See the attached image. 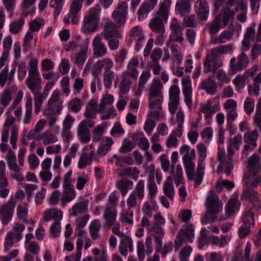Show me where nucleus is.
<instances>
[{
	"label": "nucleus",
	"mask_w": 261,
	"mask_h": 261,
	"mask_svg": "<svg viewBox=\"0 0 261 261\" xmlns=\"http://www.w3.org/2000/svg\"><path fill=\"white\" fill-rule=\"evenodd\" d=\"M42 79L38 69V60L36 58L30 60L28 63V76L25 84L34 95L35 113L38 114L45 100V95L42 94Z\"/></svg>",
	"instance_id": "1"
},
{
	"label": "nucleus",
	"mask_w": 261,
	"mask_h": 261,
	"mask_svg": "<svg viewBox=\"0 0 261 261\" xmlns=\"http://www.w3.org/2000/svg\"><path fill=\"white\" fill-rule=\"evenodd\" d=\"M163 85L158 80H154L149 88L148 100L149 108L151 110L149 116L157 120H164L165 113L162 110L163 95Z\"/></svg>",
	"instance_id": "2"
},
{
	"label": "nucleus",
	"mask_w": 261,
	"mask_h": 261,
	"mask_svg": "<svg viewBox=\"0 0 261 261\" xmlns=\"http://www.w3.org/2000/svg\"><path fill=\"white\" fill-rule=\"evenodd\" d=\"M234 45L233 43L221 45L208 50L203 62V72L216 73L217 70L223 66L220 58L222 54H231L233 52Z\"/></svg>",
	"instance_id": "3"
},
{
	"label": "nucleus",
	"mask_w": 261,
	"mask_h": 261,
	"mask_svg": "<svg viewBox=\"0 0 261 261\" xmlns=\"http://www.w3.org/2000/svg\"><path fill=\"white\" fill-rule=\"evenodd\" d=\"M98 111V104L94 99H91L87 104L84 112L86 120H82L79 124L77 135L81 143H86L90 140V128L95 124L94 119L96 117Z\"/></svg>",
	"instance_id": "4"
},
{
	"label": "nucleus",
	"mask_w": 261,
	"mask_h": 261,
	"mask_svg": "<svg viewBox=\"0 0 261 261\" xmlns=\"http://www.w3.org/2000/svg\"><path fill=\"white\" fill-rule=\"evenodd\" d=\"M150 236L146 238L145 245L143 241L137 243V255L140 261H143L145 254L148 255L153 251L151 238L154 239L156 252H160L162 247V238L164 236L163 229H149Z\"/></svg>",
	"instance_id": "5"
},
{
	"label": "nucleus",
	"mask_w": 261,
	"mask_h": 261,
	"mask_svg": "<svg viewBox=\"0 0 261 261\" xmlns=\"http://www.w3.org/2000/svg\"><path fill=\"white\" fill-rule=\"evenodd\" d=\"M101 9L99 5H95L90 8L88 13L84 16L81 31L84 34H93L96 32L100 20Z\"/></svg>",
	"instance_id": "6"
},
{
	"label": "nucleus",
	"mask_w": 261,
	"mask_h": 261,
	"mask_svg": "<svg viewBox=\"0 0 261 261\" xmlns=\"http://www.w3.org/2000/svg\"><path fill=\"white\" fill-rule=\"evenodd\" d=\"M205 204L207 210L201 219V222L204 225L214 222L216 219V215L220 213L223 208L219 197L213 191L210 192Z\"/></svg>",
	"instance_id": "7"
},
{
	"label": "nucleus",
	"mask_w": 261,
	"mask_h": 261,
	"mask_svg": "<svg viewBox=\"0 0 261 261\" xmlns=\"http://www.w3.org/2000/svg\"><path fill=\"white\" fill-rule=\"evenodd\" d=\"M144 193L145 181L143 180H140L126 200L128 210L137 207L138 202L140 203L144 198Z\"/></svg>",
	"instance_id": "8"
},
{
	"label": "nucleus",
	"mask_w": 261,
	"mask_h": 261,
	"mask_svg": "<svg viewBox=\"0 0 261 261\" xmlns=\"http://www.w3.org/2000/svg\"><path fill=\"white\" fill-rule=\"evenodd\" d=\"M232 157L228 156V153L226 155L225 150L223 147H221L220 146L218 147L217 160L220 162L217 169L218 173L224 172L227 176L230 175L231 170L233 168Z\"/></svg>",
	"instance_id": "9"
},
{
	"label": "nucleus",
	"mask_w": 261,
	"mask_h": 261,
	"mask_svg": "<svg viewBox=\"0 0 261 261\" xmlns=\"http://www.w3.org/2000/svg\"><path fill=\"white\" fill-rule=\"evenodd\" d=\"M159 17H154L150 21L148 26L153 33L156 35L155 44L162 45L165 40V27L164 23Z\"/></svg>",
	"instance_id": "10"
},
{
	"label": "nucleus",
	"mask_w": 261,
	"mask_h": 261,
	"mask_svg": "<svg viewBox=\"0 0 261 261\" xmlns=\"http://www.w3.org/2000/svg\"><path fill=\"white\" fill-rule=\"evenodd\" d=\"M179 152L183 155L182 159L186 172H191L195 166L194 162L195 159V149L187 144H184L180 147Z\"/></svg>",
	"instance_id": "11"
},
{
	"label": "nucleus",
	"mask_w": 261,
	"mask_h": 261,
	"mask_svg": "<svg viewBox=\"0 0 261 261\" xmlns=\"http://www.w3.org/2000/svg\"><path fill=\"white\" fill-rule=\"evenodd\" d=\"M170 34L169 38L166 43V46H170V42L181 43L184 40L182 27L180 21L177 18L172 19L169 25Z\"/></svg>",
	"instance_id": "12"
},
{
	"label": "nucleus",
	"mask_w": 261,
	"mask_h": 261,
	"mask_svg": "<svg viewBox=\"0 0 261 261\" xmlns=\"http://www.w3.org/2000/svg\"><path fill=\"white\" fill-rule=\"evenodd\" d=\"M113 101L114 98L112 95L106 94L102 97L98 110L99 112L101 113V120L109 119L113 115Z\"/></svg>",
	"instance_id": "13"
},
{
	"label": "nucleus",
	"mask_w": 261,
	"mask_h": 261,
	"mask_svg": "<svg viewBox=\"0 0 261 261\" xmlns=\"http://www.w3.org/2000/svg\"><path fill=\"white\" fill-rule=\"evenodd\" d=\"M84 1L72 0L69 12L63 18V22L65 24H69L70 22L77 24L79 22L80 18L79 13L81 12Z\"/></svg>",
	"instance_id": "14"
},
{
	"label": "nucleus",
	"mask_w": 261,
	"mask_h": 261,
	"mask_svg": "<svg viewBox=\"0 0 261 261\" xmlns=\"http://www.w3.org/2000/svg\"><path fill=\"white\" fill-rule=\"evenodd\" d=\"M100 35L101 37L103 36L106 40L113 38L117 39L122 38V34L119 30L118 26L111 20H108L105 23L103 30Z\"/></svg>",
	"instance_id": "15"
},
{
	"label": "nucleus",
	"mask_w": 261,
	"mask_h": 261,
	"mask_svg": "<svg viewBox=\"0 0 261 261\" xmlns=\"http://www.w3.org/2000/svg\"><path fill=\"white\" fill-rule=\"evenodd\" d=\"M238 61L235 57L230 60V69L232 73L234 74L246 68L249 63V59L246 52L242 51L237 57Z\"/></svg>",
	"instance_id": "16"
},
{
	"label": "nucleus",
	"mask_w": 261,
	"mask_h": 261,
	"mask_svg": "<svg viewBox=\"0 0 261 261\" xmlns=\"http://www.w3.org/2000/svg\"><path fill=\"white\" fill-rule=\"evenodd\" d=\"M16 202L13 198L0 207V219L3 224H8L12 219Z\"/></svg>",
	"instance_id": "17"
},
{
	"label": "nucleus",
	"mask_w": 261,
	"mask_h": 261,
	"mask_svg": "<svg viewBox=\"0 0 261 261\" xmlns=\"http://www.w3.org/2000/svg\"><path fill=\"white\" fill-rule=\"evenodd\" d=\"M129 39L136 43L135 49L138 51L142 46L145 40V33L142 27L136 25L132 28L128 33Z\"/></svg>",
	"instance_id": "18"
},
{
	"label": "nucleus",
	"mask_w": 261,
	"mask_h": 261,
	"mask_svg": "<svg viewBox=\"0 0 261 261\" xmlns=\"http://www.w3.org/2000/svg\"><path fill=\"white\" fill-rule=\"evenodd\" d=\"M114 66L113 60L110 58H104L96 61L92 68L91 73L94 77H97L102 69L104 72L111 70Z\"/></svg>",
	"instance_id": "19"
},
{
	"label": "nucleus",
	"mask_w": 261,
	"mask_h": 261,
	"mask_svg": "<svg viewBox=\"0 0 261 261\" xmlns=\"http://www.w3.org/2000/svg\"><path fill=\"white\" fill-rule=\"evenodd\" d=\"M63 212L57 208H52L46 210L43 215V218L45 221H47L52 219L55 222L50 226V228H60L61 223L60 221L62 219Z\"/></svg>",
	"instance_id": "20"
},
{
	"label": "nucleus",
	"mask_w": 261,
	"mask_h": 261,
	"mask_svg": "<svg viewBox=\"0 0 261 261\" xmlns=\"http://www.w3.org/2000/svg\"><path fill=\"white\" fill-rule=\"evenodd\" d=\"M89 53L88 43L83 42L80 45L79 51L71 55V60L77 66L82 67L87 60Z\"/></svg>",
	"instance_id": "21"
},
{
	"label": "nucleus",
	"mask_w": 261,
	"mask_h": 261,
	"mask_svg": "<svg viewBox=\"0 0 261 261\" xmlns=\"http://www.w3.org/2000/svg\"><path fill=\"white\" fill-rule=\"evenodd\" d=\"M127 9V3L123 1L119 3L116 9L113 12L112 17L118 24L122 25L125 23Z\"/></svg>",
	"instance_id": "22"
},
{
	"label": "nucleus",
	"mask_w": 261,
	"mask_h": 261,
	"mask_svg": "<svg viewBox=\"0 0 261 261\" xmlns=\"http://www.w3.org/2000/svg\"><path fill=\"white\" fill-rule=\"evenodd\" d=\"M181 84L185 102L190 108L193 104L192 82L190 76L188 75L184 76L181 79Z\"/></svg>",
	"instance_id": "23"
},
{
	"label": "nucleus",
	"mask_w": 261,
	"mask_h": 261,
	"mask_svg": "<svg viewBox=\"0 0 261 261\" xmlns=\"http://www.w3.org/2000/svg\"><path fill=\"white\" fill-rule=\"evenodd\" d=\"M8 113L4 123V127L9 128V130L11 128L10 143L12 145V148H15L18 138V129L17 126L14 124L15 118L12 115H10L9 113Z\"/></svg>",
	"instance_id": "24"
},
{
	"label": "nucleus",
	"mask_w": 261,
	"mask_h": 261,
	"mask_svg": "<svg viewBox=\"0 0 261 261\" xmlns=\"http://www.w3.org/2000/svg\"><path fill=\"white\" fill-rule=\"evenodd\" d=\"M212 103L211 100H208L200 106V111L204 114V118L208 124L212 122L214 114L220 110L219 104L212 105Z\"/></svg>",
	"instance_id": "25"
},
{
	"label": "nucleus",
	"mask_w": 261,
	"mask_h": 261,
	"mask_svg": "<svg viewBox=\"0 0 261 261\" xmlns=\"http://www.w3.org/2000/svg\"><path fill=\"white\" fill-rule=\"evenodd\" d=\"M194 229H181L175 240V247L178 249L187 242H192L194 238Z\"/></svg>",
	"instance_id": "26"
},
{
	"label": "nucleus",
	"mask_w": 261,
	"mask_h": 261,
	"mask_svg": "<svg viewBox=\"0 0 261 261\" xmlns=\"http://www.w3.org/2000/svg\"><path fill=\"white\" fill-rule=\"evenodd\" d=\"M93 51L95 57L101 58L107 54V48L102 42V37L99 34H97L92 41Z\"/></svg>",
	"instance_id": "27"
},
{
	"label": "nucleus",
	"mask_w": 261,
	"mask_h": 261,
	"mask_svg": "<svg viewBox=\"0 0 261 261\" xmlns=\"http://www.w3.org/2000/svg\"><path fill=\"white\" fill-rule=\"evenodd\" d=\"M93 160L98 161V158L95 150L83 152L79 159L78 167L81 169H85L92 164Z\"/></svg>",
	"instance_id": "28"
},
{
	"label": "nucleus",
	"mask_w": 261,
	"mask_h": 261,
	"mask_svg": "<svg viewBox=\"0 0 261 261\" xmlns=\"http://www.w3.org/2000/svg\"><path fill=\"white\" fill-rule=\"evenodd\" d=\"M139 60L137 57L131 58L127 65V69L123 72V75L128 76L133 80H137L138 76L137 68L139 66Z\"/></svg>",
	"instance_id": "29"
},
{
	"label": "nucleus",
	"mask_w": 261,
	"mask_h": 261,
	"mask_svg": "<svg viewBox=\"0 0 261 261\" xmlns=\"http://www.w3.org/2000/svg\"><path fill=\"white\" fill-rule=\"evenodd\" d=\"M158 0H147L143 2L137 11L138 19L143 20L147 17L149 12L156 5Z\"/></svg>",
	"instance_id": "30"
},
{
	"label": "nucleus",
	"mask_w": 261,
	"mask_h": 261,
	"mask_svg": "<svg viewBox=\"0 0 261 261\" xmlns=\"http://www.w3.org/2000/svg\"><path fill=\"white\" fill-rule=\"evenodd\" d=\"M89 201L83 197L81 198L80 201L75 203L69 210V216H77L79 215L86 213L88 210Z\"/></svg>",
	"instance_id": "31"
},
{
	"label": "nucleus",
	"mask_w": 261,
	"mask_h": 261,
	"mask_svg": "<svg viewBox=\"0 0 261 261\" xmlns=\"http://www.w3.org/2000/svg\"><path fill=\"white\" fill-rule=\"evenodd\" d=\"M103 217L106 220L105 226L112 228H119V224L116 221V210L106 209L103 213Z\"/></svg>",
	"instance_id": "32"
},
{
	"label": "nucleus",
	"mask_w": 261,
	"mask_h": 261,
	"mask_svg": "<svg viewBox=\"0 0 261 261\" xmlns=\"http://www.w3.org/2000/svg\"><path fill=\"white\" fill-rule=\"evenodd\" d=\"M195 10L200 19H207L209 14V7L206 1L198 0L195 4Z\"/></svg>",
	"instance_id": "33"
},
{
	"label": "nucleus",
	"mask_w": 261,
	"mask_h": 261,
	"mask_svg": "<svg viewBox=\"0 0 261 261\" xmlns=\"http://www.w3.org/2000/svg\"><path fill=\"white\" fill-rule=\"evenodd\" d=\"M28 213V204L24 203L19 205L17 208V216L18 218L22 222L28 225V228H32L35 222L33 220H28L27 215Z\"/></svg>",
	"instance_id": "34"
},
{
	"label": "nucleus",
	"mask_w": 261,
	"mask_h": 261,
	"mask_svg": "<svg viewBox=\"0 0 261 261\" xmlns=\"http://www.w3.org/2000/svg\"><path fill=\"white\" fill-rule=\"evenodd\" d=\"M63 188L61 205L63 207H65L67 203L75 199L76 194L74 186H63Z\"/></svg>",
	"instance_id": "35"
},
{
	"label": "nucleus",
	"mask_w": 261,
	"mask_h": 261,
	"mask_svg": "<svg viewBox=\"0 0 261 261\" xmlns=\"http://www.w3.org/2000/svg\"><path fill=\"white\" fill-rule=\"evenodd\" d=\"M233 36V32L229 30L223 31L219 36L211 37L209 43L211 45L223 44L230 40Z\"/></svg>",
	"instance_id": "36"
},
{
	"label": "nucleus",
	"mask_w": 261,
	"mask_h": 261,
	"mask_svg": "<svg viewBox=\"0 0 261 261\" xmlns=\"http://www.w3.org/2000/svg\"><path fill=\"white\" fill-rule=\"evenodd\" d=\"M243 181L245 186L256 187L261 183V173L253 174L252 173L246 172Z\"/></svg>",
	"instance_id": "37"
},
{
	"label": "nucleus",
	"mask_w": 261,
	"mask_h": 261,
	"mask_svg": "<svg viewBox=\"0 0 261 261\" xmlns=\"http://www.w3.org/2000/svg\"><path fill=\"white\" fill-rule=\"evenodd\" d=\"M191 5L189 0H177L175 5V12L184 16L190 13Z\"/></svg>",
	"instance_id": "38"
},
{
	"label": "nucleus",
	"mask_w": 261,
	"mask_h": 261,
	"mask_svg": "<svg viewBox=\"0 0 261 261\" xmlns=\"http://www.w3.org/2000/svg\"><path fill=\"white\" fill-rule=\"evenodd\" d=\"M228 146L227 147V152L228 156H232L234 153V149L239 150L242 143V136L240 134H238L233 138L228 141Z\"/></svg>",
	"instance_id": "39"
},
{
	"label": "nucleus",
	"mask_w": 261,
	"mask_h": 261,
	"mask_svg": "<svg viewBox=\"0 0 261 261\" xmlns=\"http://www.w3.org/2000/svg\"><path fill=\"white\" fill-rule=\"evenodd\" d=\"M171 4V2L170 0H164L160 4L157 15L155 17H159L160 19L166 22L168 18Z\"/></svg>",
	"instance_id": "40"
},
{
	"label": "nucleus",
	"mask_w": 261,
	"mask_h": 261,
	"mask_svg": "<svg viewBox=\"0 0 261 261\" xmlns=\"http://www.w3.org/2000/svg\"><path fill=\"white\" fill-rule=\"evenodd\" d=\"M200 88L204 90L207 93L213 95L217 91V84L211 77H208L202 81L200 84Z\"/></svg>",
	"instance_id": "41"
},
{
	"label": "nucleus",
	"mask_w": 261,
	"mask_h": 261,
	"mask_svg": "<svg viewBox=\"0 0 261 261\" xmlns=\"http://www.w3.org/2000/svg\"><path fill=\"white\" fill-rule=\"evenodd\" d=\"M163 191L170 201H173L175 194L172 177H168L163 185Z\"/></svg>",
	"instance_id": "42"
},
{
	"label": "nucleus",
	"mask_w": 261,
	"mask_h": 261,
	"mask_svg": "<svg viewBox=\"0 0 261 261\" xmlns=\"http://www.w3.org/2000/svg\"><path fill=\"white\" fill-rule=\"evenodd\" d=\"M213 234L208 229H201L198 239V248L202 249L205 245L211 244Z\"/></svg>",
	"instance_id": "43"
},
{
	"label": "nucleus",
	"mask_w": 261,
	"mask_h": 261,
	"mask_svg": "<svg viewBox=\"0 0 261 261\" xmlns=\"http://www.w3.org/2000/svg\"><path fill=\"white\" fill-rule=\"evenodd\" d=\"M33 118V103L32 99L31 96L27 98L25 113L23 118V123L25 124L31 123Z\"/></svg>",
	"instance_id": "44"
},
{
	"label": "nucleus",
	"mask_w": 261,
	"mask_h": 261,
	"mask_svg": "<svg viewBox=\"0 0 261 261\" xmlns=\"http://www.w3.org/2000/svg\"><path fill=\"white\" fill-rule=\"evenodd\" d=\"M260 156L256 154H253L248 160L247 172L252 173L253 174L257 173L259 171V162Z\"/></svg>",
	"instance_id": "45"
},
{
	"label": "nucleus",
	"mask_w": 261,
	"mask_h": 261,
	"mask_svg": "<svg viewBox=\"0 0 261 261\" xmlns=\"http://www.w3.org/2000/svg\"><path fill=\"white\" fill-rule=\"evenodd\" d=\"M133 187V182L128 179L123 178L118 181L116 184V187L120 190L122 196L126 195L129 189Z\"/></svg>",
	"instance_id": "46"
},
{
	"label": "nucleus",
	"mask_w": 261,
	"mask_h": 261,
	"mask_svg": "<svg viewBox=\"0 0 261 261\" xmlns=\"http://www.w3.org/2000/svg\"><path fill=\"white\" fill-rule=\"evenodd\" d=\"M170 42V50L172 56L174 58V61L176 63V65H180L182 62L184 55L183 54L179 51V47L176 44L171 43Z\"/></svg>",
	"instance_id": "47"
},
{
	"label": "nucleus",
	"mask_w": 261,
	"mask_h": 261,
	"mask_svg": "<svg viewBox=\"0 0 261 261\" xmlns=\"http://www.w3.org/2000/svg\"><path fill=\"white\" fill-rule=\"evenodd\" d=\"M243 221L245 227L243 228L242 226H241L240 228H250L254 227V215L251 210L249 209L245 211L243 216Z\"/></svg>",
	"instance_id": "48"
},
{
	"label": "nucleus",
	"mask_w": 261,
	"mask_h": 261,
	"mask_svg": "<svg viewBox=\"0 0 261 261\" xmlns=\"http://www.w3.org/2000/svg\"><path fill=\"white\" fill-rule=\"evenodd\" d=\"M221 17H216L211 23L208 24V31L211 35V37H215L216 34L221 28Z\"/></svg>",
	"instance_id": "49"
},
{
	"label": "nucleus",
	"mask_w": 261,
	"mask_h": 261,
	"mask_svg": "<svg viewBox=\"0 0 261 261\" xmlns=\"http://www.w3.org/2000/svg\"><path fill=\"white\" fill-rule=\"evenodd\" d=\"M244 184V190L243 196L247 200L252 201H257L258 200V194L253 189V187H248Z\"/></svg>",
	"instance_id": "50"
},
{
	"label": "nucleus",
	"mask_w": 261,
	"mask_h": 261,
	"mask_svg": "<svg viewBox=\"0 0 261 261\" xmlns=\"http://www.w3.org/2000/svg\"><path fill=\"white\" fill-rule=\"evenodd\" d=\"M230 237V236H228L227 234L221 235V238L213 234L211 244L218 246L220 247H223L228 243Z\"/></svg>",
	"instance_id": "51"
},
{
	"label": "nucleus",
	"mask_w": 261,
	"mask_h": 261,
	"mask_svg": "<svg viewBox=\"0 0 261 261\" xmlns=\"http://www.w3.org/2000/svg\"><path fill=\"white\" fill-rule=\"evenodd\" d=\"M239 202L236 198L230 199L226 205V213L227 216H231L239 208Z\"/></svg>",
	"instance_id": "52"
},
{
	"label": "nucleus",
	"mask_w": 261,
	"mask_h": 261,
	"mask_svg": "<svg viewBox=\"0 0 261 261\" xmlns=\"http://www.w3.org/2000/svg\"><path fill=\"white\" fill-rule=\"evenodd\" d=\"M258 137L259 134L257 129L249 130L244 135V141L245 143H249L257 145L256 142Z\"/></svg>",
	"instance_id": "53"
},
{
	"label": "nucleus",
	"mask_w": 261,
	"mask_h": 261,
	"mask_svg": "<svg viewBox=\"0 0 261 261\" xmlns=\"http://www.w3.org/2000/svg\"><path fill=\"white\" fill-rule=\"evenodd\" d=\"M195 168H193L191 172H186L188 179L190 180H194V187L197 188L202 182L204 176V172H196L195 174H194Z\"/></svg>",
	"instance_id": "54"
},
{
	"label": "nucleus",
	"mask_w": 261,
	"mask_h": 261,
	"mask_svg": "<svg viewBox=\"0 0 261 261\" xmlns=\"http://www.w3.org/2000/svg\"><path fill=\"white\" fill-rule=\"evenodd\" d=\"M90 180V177L88 174L85 172L79 174L76 179V189L79 190H83L85 185L89 182Z\"/></svg>",
	"instance_id": "55"
},
{
	"label": "nucleus",
	"mask_w": 261,
	"mask_h": 261,
	"mask_svg": "<svg viewBox=\"0 0 261 261\" xmlns=\"http://www.w3.org/2000/svg\"><path fill=\"white\" fill-rule=\"evenodd\" d=\"M137 80H133L132 78L123 75V79L120 84V91L122 94H125L130 90L134 81Z\"/></svg>",
	"instance_id": "56"
},
{
	"label": "nucleus",
	"mask_w": 261,
	"mask_h": 261,
	"mask_svg": "<svg viewBox=\"0 0 261 261\" xmlns=\"http://www.w3.org/2000/svg\"><path fill=\"white\" fill-rule=\"evenodd\" d=\"M147 188L148 189V194L151 203L153 205L154 199L156 197L158 190L157 186L153 180V177H151V180H148Z\"/></svg>",
	"instance_id": "57"
},
{
	"label": "nucleus",
	"mask_w": 261,
	"mask_h": 261,
	"mask_svg": "<svg viewBox=\"0 0 261 261\" xmlns=\"http://www.w3.org/2000/svg\"><path fill=\"white\" fill-rule=\"evenodd\" d=\"M234 15L233 11L231 10L228 8L223 9L222 13L217 17H221V23L223 22V26L225 27L229 22L230 20L233 19Z\"/></svg>",
	"instance_id": "58"
},
{
	"label": "nucleus",
	"mask_w": 261,
	"mask_h": 261,
	"mask_svg": "<svg viewBox=\"0 0 261 261\" xmlns=\"http://www.w3.org/2000/svg\"><path fill=\"white\" fill-rule=\"evenodd\" d=\"M45 23V21L42 18H36L29 23V31L34 33L39 32Z\"/></svg>",
	"instance_id": "59"
},
{
	"label": "nucleus",
	"mask_w": 261,
	"mask_h": 261,
	"mask_svg": "<svg viewBox=\"0 0 261 261\" xmlns=\"http://www.w3.org/2000/svg\"><path fill=\"white\" fill-rule=\"evenodd\" d=\"M74 121L73 116L68 115L66 116L63 121V127L62 129V134L68 137L69 136L70 129L71 128L72 123Z\"/></svg>",
	"instance_id": "60"
},
{
	"label": "nucleus",
	"mask_w": 261,
	"mask_h": 261,
	"mask_svg": "<svg viewBox=\"0 0 261 261\" xmlns=\"http://www.w3.org/2000/svg\"><path fill=\"white\" fill-rule=\"evenodd\" d=\"M40 139L42 140V142L44 145L54 143L58 141L57 137L49 131L44 132L42 134Z\"/></svg>",
	"instance_id": "61"
},
{
	"label": "nucleus",
	"mask_w": 261,
	"mask_h": 261,
	"mask_svg": "<svg viewBox=\"0 0 261 261\" xmlns=\"http://www.w3.org/2000/svg\"><path fill=\"white\" fill-rule=\"evenodd\" d=\"M106 127L101 125H97L92 132L93 141L97 142L100 141Z\"/></svg>",
	"instance_id": "62"
},
{
	"label": "nucleus",
	"mask_w": 261,
	"mask_h": 261,
	"mask_svg": "<svg viewBox=\"0 0 261 261\" xmlns=\"http://www.w3.org/2000/svg\"><path fill=\"white\" fill-rule=\"evenodd\" d=\"M115 75V72L112 70L103 72V85L105 88H110L112 87Z\"/></svg>",
	"instance_id": "63"
},
{
	"label": "nucleus",
	"mask_w": 261,
	"mask_h": 261,
	"mask_svg": "<svg viewBox=\"0 0 261 261\" xmlns=\"http://www.w3.org/2000/svg\"><path fill=\"white\" fill-rule=\"evenodd\" d=\"M12 99V93L8 89L3 91L0 95V102L2 105L7 107Z\"/></svg>",
	"instance_id": "64"
}]
</instances>
